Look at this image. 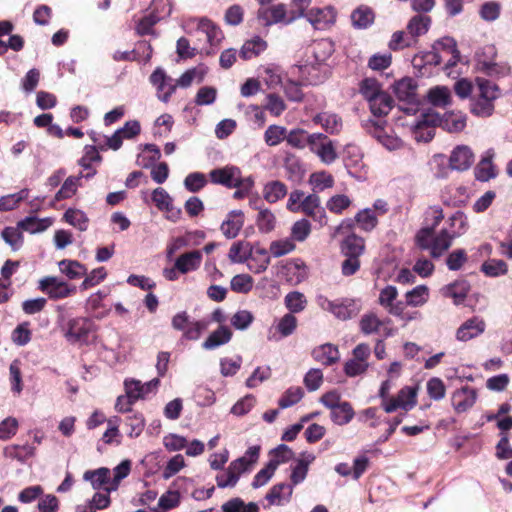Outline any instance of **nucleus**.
<instances>
[{
  "instance_id": "nucleus-44",
  "label": "nucleus",
  "mask_w": 512,
  "mask_h": 512,
  "mask_svg": "<svg viewBox=\"0 0 512 512\" xmlns=\"http://www.w3.org/2000/svg\"><path fill=\"white\" fill-rule=\"evenodd\" d=\"M307 303L305 295L299 291L289 292L284 298V304L291 314L302 312Z\"/></svg>"
},
{
  "instance_id": "nucleus-14",
  "label": "nucleus",
  "mask_w": 512,
  "mask_h": 512,
  "mask_svg": "<svg viewBox=\"0 0 512 512\" xmlns=\"http://www.w3.org/2000/svg\"><path fill=\"white\" fill-rule=\"evenodd\" d=\"M360 330L365 335L371 334H383L384 336H389L391 330L387 328L385 323L379 319V317L374 313H368L362 316L360 323Z\"/></svg>"
},
{
  "instance_id": "nucleus-22",
  "label": "nucleus",
  "mask_w": 512,
  "mask_h": 512,
  "mask_svg": "<svg viewBox=\"0 0 512 512\" xmlns=\"http://www.w3.org/2000/svg\"><path fill=\"white\" fill-rule=\"evenodd\" d=\"M201 261L202 253L198 250H194L180 255L175 261V266L180 273L186 274L197 270Z\"/></svg>"
},
{
  "instance_id": "nucleus-42",
  "label": "nucleus",
  "mask_w": 512,
  "mask_h": 512,
  "mask_svg": "<svg viewBox=\"0 0 512 512\" xmlns=\"http://www.w3.org/2000/svg\"><path fill=\"white\" fill-rule=\"evenodd\" d=\"M429 102L437 107H445L451 102V92L445 86L431 88L427 94Z\"/></svg>"
},
{
  "instance_id": "nucleus-16",
  "label": "nucleus",
  "mask_w": 512,
  "mask_h": 512,
  "mask_svg": "<svg viewBox=\"0 0 512 512\" xmlns=\"http://www.w3.org/2000/svg\"><path fill=\"white\" fill-rule=\"evenodd\" d=\"M244 224V213L241 210H232L221 224V232L228 239L235 238Z\"/></svg>"
},
{
  "instance_id": "nucleus-8",
  "label": "nucleus",
  "mask_w": 512,
  "mask_h": 512,
  "mask_svg": "<svg viewBox=\"0 0 512 512\" xmlns=\"http://www.w3.org/2000/svg\"><path fill=\"white\" fill-rule=\"evenodd\" d=\"M320 203V197L316 193L310 194L303 199L300 212L324 226L327 224V216Z\"/></svg>"
},
{
  "instance_id": "nucleus-2",
  "label": "nucleus",
  "mask_w": 512,
  "mask_h": 512,
  "mask_svg": "<svg viewBox=\"0 0 512 512\" xmlns=\"http://www.w3.org/2000/svg\"><path fill=\"white\" fill-rule=\"evenodd\" d=\"M455 233H449L447 229H442L438 234L432 231V228L420 229L416 236V245L422 250H429L433 258H439L452 245Z\"/></svg>"
},
{
  "instance_id": "nucleus-15",
  "label": "nucleus",
  "mask_w": 512,
  "mask_h": 512,
  "mask_svg": "<svg viewBox=\"0 0 512 512\" xmlns=\"http://www.w3.org/2000/svg\"><path fill=\"white\" fill-rule=\"evenodd\" d=\"M496 49L492 45L483 47L476 53L477 67L488 75H494L498 72L495 63Z\"/></svg>"
},
{
  "instance_id": "nucleus-50",
  "label": "nucleus",
  "mask_w": 512,
  "mask_h": 512,
  "mask_svg": "<svg viewBox=\"0 0 512 512\" xmlns=\"http://www.w3.org/2000/svg\"><path fill=\"white\" fill-rule=\"evenodd\" d=\"M428 295L427 286L419 285L406 293V304L412 307L422 306L427 302Z\"/></svg>"
},
{
  "instance_id": "nucleus-43",
  "label": "nucleus",
  "mask_w": 512,
  "mask_h": 512,
  "mask_svg": "<svg viewBox=\"0 0 512 512\" xmlns=\"http://www.w3.org/2000/svg\"><path fill=\"white\" fill-rule=\"evenodd\" d=\"M309 184L312 186L314 192H322L325 189L333 187L334 178L326 171L315 172L310 175Z\"/></svg>"
},
{
  "instance_id": "nucleus-4",
  "label": "nucleus",
  "mask_w": 512,
  "mask_h": 512,
  "mask_svg": "<svg viewBox=\"0 0 512 512\" xmlns=\"http://www.w3.org/2000/svg\"><path fill=\"white\" fill-rule=\"evenodd\" d=\"M309 149L325 164L329 165L337 159L334 142L322 133H313L310 135Z\"/></svg>"
},
{
  "instance_id": "nucleus-1",
  "label": "nucleus",
  "mask_w": 512,
  "mask_h": 512,
  "mask_svg": "<svg viewBox=\"0 0 512 512\" xmlns=\"http://www.w3.org/2000/svg\"><path fill=\"white\" fill-rule=\"evenodd\" d=\"M471 101V112L481 118L494 113V101L499 97L498 86L489 80L477 78Z\"/></svg>"
},
{
  "instance_id": "nucleus-41",
  "label": "nucleus",
  "mask_w": 512,
  "mask_h": 512,
  "mask_svg": "<svg viewBox=\"0 0 512 512\" xmlns=\"http://www.w3.org/2000/svg\"><path fill=\"white\" fill-rule=\"evenodd\" d=\"M221 509L223 512H259V506L257 503H245L239 497L228 500L221 506Z\"/></svg>"
},
{
  "instance_id": "nucleus-12",
  "label": "nucleus",
  "mask_w": 512,
  "mask_h": 512,
  "mask_svg": "<svg viewBox=\"0 0 512 512\" xmlns=\"http://www.w3.org/2000/svg\"><path fill=\"white\" fill-rule=\"evenodd\" d=\"M486 324L484 320L473 317L466 320L456 331V338L461 342H467L485 331Z\"/></svg>"
},
{
  "instance_id": "nucleus-25",
  "label": "nucleus",
  "mask_w": 512,
  "mask_h": 512,
  "mask_svg": "<svg viewBox=\"0 0 512 512\" xmlns=\"http://www.w3.org/2000/svg\"><path fill=\"white\" fill-rule=\"evenodd\" d=\"M254 247L247 241H237L230 247L228 258L232 263H244L249 261Z\"/></svg>"
},
{
  "instance_id": "nucleus-47",
  "label": "nucleus",
  "mask_w": 512,
  "mask_h": 512,
  "mask_svg": "<svg viewBox=\"0 0 512 512\" xmlns=\"http://www.w3.org/2000/svg\"><path fill=\"white\" fill-rule=\"evenodd\" d=\"M353 416V408L348 402H341L337 407L331 410V418L337 425L349 423Z\"/></svg>"
},
{
  "instance_id": "nucleus-60",
  "label": "nucleus",
  "mask_w": 512,
  "mask_h": 512,
  "mask_svg": "<svg viewBox=\"0 0 512 512\" xmlns=\"http://www.w3.org/2000/svg\"><path fill=\"white\" fill-rule=\"evenodd\" d=\"M28 197V190L22 189L21 191L2 196L0 198V211H10L18 206V204Z\"/></svg>"
},
{
  "instance_id": "nucleus-39",
  "label": "nucleus",
  "mask_w": 512,
  "mask_h": 512,
  "mask_svg": "<svg viewBox=\"0 0 512 512\" xmlns=\"http://www.w3.org/2000/svg\"><path fill=\"white\" fill-rule=\"evenodd\" d=\"M58 266L61 273L66 275L69 279H78L86 275L87 272L85 266L75 260H61Z\"/></svg>"
},
{
  "instance_id": "nucleus-9",
  "label": "nucleus",
  "mask_w": 512,
  "mask_h": 512,
  "mask_svg": "<svg viewBox=\"0 0 512 512\" xmlns=\"http://www.w3.org/2000/svg\"><path fill=\"white\" fill-rule=\"evenodd\" d=\"M476 399V390L469 386H464L452 393L451 403L457 413H463L473 407Z\"/></svg>"
},
{
  "instance_id": "nucleus-58",
  "label": "nucleus",
  "mask_w": 512,
  "mask_h": 512,
  "mask_svg": "<svg viewBox=\"0 0 512 512\" xmlns=\"http://www.w3.org/2000/svg\"><path fill=\"white\" fill-rule=\"evenodd\" d=\"M435 135V129L426 121H418L413 125L412 136L417 142H429Z\"/></svg>"
},
{
  "instance_id": "nucleus-53",
  "label": "nucleus",
  "mask_w": 512,
  "mask_h": 512,
  "mask_svg": "<svg viewBox=\"0 0 512 512\" xmlns=\"http://www.w3.org/2000/svg\"><path fill=\"white\" fill-rule=\"evenodd\" d=\"M433 47L447 58V55L454 57V62L460 60V53L457 49L456 41L451 37H444L438 40Z\"/></svg>"
},
{
  "instance_id": "nucleus-19",
  "label": "nucleus",
  "mask_w": 512,
  "mask_h": 512,
  "mask_svg": "<svg viewBox=\"0 0 512 512\" xmlns=\"http://www.w3.org/2000/svg\"><path fill=\"white\" fill-rule=\"evenodd\" d=\"M158 383H159L158 379H153L145 384H142L140 381L134 380V379L126 380L125 381L126 396H128L133 401H136L139 398L144 397L153 388L157 387Z\"/></svg>"
},
{
  "instance_id": "nucleus-7",
  "label": "nucleus",
  "mask_w": 512,
  "mask_h": 512,
  "mask_svg": "<svg viewBox=\"0 0 512 512\" xmlns=\"http://www.w3.org/2000/svg\"><path fill=\"white\" fill-rule=\"evenodd\" d=\"M209 177L212 183L223 185L227 188L236 187L243 178L240 169L236 166L213 169L210 171Z\"/></svg>"
},
{
  "instance_id": "nucleus-46",
  "label": "nucleus",
  "mask_w": 512,
  "mask_h": 512,
  "mask_svg": "<svg viewBox=\"0 0 512 512\" xmlns=\"http://www.w3.org/2000/svg\"><path fill=\"white\" fill-rule=\"evenodd\" d=\"M373 137H375L385 148L390 151L397 150L402 146V141L392 135L387 134L384 129L378 124L375 125L374 130L371 131Z\"/></svg>"
},
{
  "instance_id": "nucleus-49",
  "label": "nucleus",
  "mask_w": 512,
  "mask_h": 512,
  "mask_svg": "<svg viewBox=\"0 0 512 512\" xmlns=\"http://www.w3.org/2000/svg\"><path fill=\"white\" fill-rule=\"evenodd\" d=\"M431 19L428 16L416 15L412 17L407 25L409 34L415 38L428 31Z\"/></svg>"
},
{
  "instance_id": "nucleus-28",
  "label": "nucleus",
  "mask_w": 512,
  "mask_h": 512,
  "mask_svg": "<svg viewBox=\"0 0 512 512\" xmlns=\"http://www.w3.org/2000/svg\"><path fill=\"white\" fill-rule=\"evenodd\" d=\"M334 52L333 43L328 39H321L312 46L313 63L317 65H326V61Z\"/></svg>"
},
{
  "instance_id": "nucleus-20",
  "label": "nucleus",
  "mask_w": 512,
  "mask_h": 512,
  "mask_svg": "<svg viewBox=\"0 0 512 512\" xmlns=\"http://www.w3.org/2000/svg\"><path fill=\"white\" fill-rule=\"evenodd\" d=\"M231 339L232 331L230 328L225 325H220L202 343V348L205 350H214L224 344H227Z\"/></svg>"
},
{
  "instance_id": "nucleus-32",
  "label": "nucleus",
  "mask_w": 512,
  "mask_h": 512,
  "mask_svg": "<svg viewBox=\"0 0 512 512\" xmlns=\"http://www.w3.org/2000/svg\"><path fill=\"white\" fill-rule=\"evenodd\" d=\"M197 31L206 36L207 42L210 45H217L222 40L221 30L210 20L200 19L197 25Z\"/></svg>"
},
{
  "instance_id": "nucleus-29",
  "label": "nucleus",
  "mask_w": 512,
  "mask_h": 512,
  "mask_svg": "<svg viewBox=\"0 0 512 512\" xmlns=\"http://www.w3.org/2000/svg\"><path fill=\"white\" fill-rule=\"evenodd\" d=\"M359 311V307L355 300L344 298L336 301L332 314L340 320H348L355 316Z\"/></svg>"
},
{
  "instance_id": "nucleus-27",
  "label": "nucleus",
  "mask_w": 512,
  "mask_h": 512,
  "mask_svg": "<svg viewBox=\"0 0 512 512\" xmlns=\"http://www.w3.org/2000/svg\"><path fill=\"white\" fill-rule=\"evenodd\" d=\"M314 460L315 456L313 454H303L302 458L296 461V464L292 467L290 476L292 485H297L305 480L309 465Z\"/></svg>"
},
{
  "instance_id": "nucleus-34",
  "label": "nucleus",
  "mask_w": 512,
  "mask_h": 512,
  "mask_svg": "<svg viewBox=\"0 0 512 512\" xmlns=\"http://www.w3.org/2000/svg\"><path fill=\"white\" fill-rule=\"evenodd\" d=\"M313 356L316 361L325 365H331L338 361L339 351L332 344H324L314 349Z\"/></svg>"
},
{
  "instance_id": "nucleus-6",
  "label": "nucleus",
  "mask_w": 512,
  "mask_h": 512,
  "mask_svg": "<svg viewBox=\"0 0 512 512\" xmlns=\"http://www.w3.org/2000/svg\"><path fill=\"white\" fill-rule=\"evenodd\" d=\"M92 326V321L88 318L78 317L70 319L67 323L65 337L70 343H82L87 340Z\"/></svg>"
},
{
  "instance_id": "nucleus-3",
  "label": "nucleus",
  "mask_w": 512,
  "mask_h": 512,
  "mask_svg": "<svg viewBox=\"0 0 512 512\" xmlns=\"http://www.w3.org/2000/svg\"><path fill=\"white\" fill-rule=\"evenodd\" d=\"M259 447L252 446L248 448L245 455L232 461L227 470L216 476L217 486L219 488L234 487L242 473L249 470L259 456Z\"/></svg>"
},
{
  "instance_id": "nucleus-45",
  "label": "nucleus",
  "mask_w": 512,
  "mask_h": 512,
  "mask_svg": "<svg viewBox=\"0 0 512 512\" xmlns=\"http://www.w3.org/2000/svg\"><path fill=\"white\" fill-rule=\"evenodd\" d=\"M353 26L359 29H365L374 21V14L368 7L361 6L351 14Z\"/></svg>"
},
{
  "instance_id": "nucleus-64",
  "label": "nucleus",
  "mask_w": 512,
  "mask_h": 512,
  "mask_svg": "<svg viewBox=\"0 0 512 512\" xmlns=\"http://www.w3.org/2000/svg\"><path fill=\"white\" fill-rule=\"evenodd\" d=\"M476 178L480 181H488L496 176L491 156L483 158L476 167Z\"/></svg>"
},
{
  "instance_id": "nucleus-54",
  "label": "nucleus",
  "mask_w": 512,
  "mask_h": 512,
  "mask_svg": "<svg viewBox=\"0 0 512 512\" xmlns=\"http://www.w3.org/2000/svg\"><path fill=\"white\" fill-rule=\"evenodd\" d=\"M481 271L486 276L498 277L505 275L508 271V267L506 262L501 259H490L482 264Z\"/></svg>"
},
{
  "instance_id": "nucleus-5",
  "label": "nucleus",
  "mask_w": 512,
  "mask_h": 512,
  "mask_svg": "<svg viewBox=\"0 0 512 512\" xmlns=\"http://www.w3.org/2000/svg\"><path fill=\"white\" fill-rule=\"evenodd\" d=\"M39 287L42 291L47 293L51 299L66 298L76 291L75 286H70L55 276L42 278L39 282Z\"/></svg>"
},
{
  "instance_id": "nucleus-48",
  "label": "nucleus",
  "mask_w": 512,
  "mask_h": 512,
  "mask_svg": "<svg viewBox=\"0 0 512 512\" xmlns=\"http://www.w3.org/2000/svg\"><path fill=\"white\" fill-rule=\"evenodd\" d=\"M49 218L38 219L36 217H26L18 223V227L30 233H38L46 230L51 225Z\"/></svg>"
},
{
  "instance_id": "nucleus-35",
  "label": "nucleus",
  "mask_w": 512,
  "mask_h": 512,
  "mask_svg": "<svg viewBox=\"0 0 512 512\" xmlns=\"http://www.w3.org/2000/svg\"><path fill=\"white\" fill-rule=\"evenodd\" d=\"M83 478L89 481L94 489H100L103 485L108 484L110 481V470L102 467L96 470H88L84 473Z\"/></svg>"
},
{
  "instance_id": "nucleus-10",
  "label": "nucleus",
  "mask_w": 512,
  "mask_h": 512,
  "mask_svg": "<svg viewBox=\"0 0 512 512\" xmlns=\"http://www.w3.org/2000/svg\"><path fill=\"white\" fill-rule=\"evenodd\" d=\"M306 17L316 29H326L336 20V11L333 7L311 8Z\"/></svg>"
},
{
  "instance_id": "nucleus-30",
  "label": "nucleus",
  "mask_w": 512,
  "mask_h": 512,
  "mask_svg": "<svg viewBox=\"0 0 512 512\" xmlns=\"http://www.w3.org/2000/svg\"><path fill=\"white\" fill-rule=\"evenodd\" d=\"M287 186L279 181H269L264 185L263 197L269 203H276L287 195Z\"/></svg>"
},
{
  "instance_id": "nucleus-13",
  "label": "nucleus",
  "mask_w": 512,
  "mask_h": 512,
  "mask_svg": "<svg viewBox=\"0 0 512 512\" xmlns=\"http://www.w3.org/2000/svg\"><path fill=\"white\" fill-rule=\"evenodd\" d=\"M450 167L454 170H467L474 162V154L466 145L457 146L450 155Z\"/></svg>"
},
{
  "instance_id": "nucleus-31",
  "label": "nucleus",
  "mask_w": 512,
  "mask_h": 512,
  "mask_svg": "<svg viewBox=\"0 0 512 512\" xmlns=\"http://www.w3.org/2000/svg\"><path fill=\"white\" fill-rule=\"evenodd\" d=\"M418 386H405L398 392L395 397L400 409L409 411L417 404Z\"/></svg>"
},
{
  "instance_id": "nucleus-37",
  "label": "nucleus",
  "mask_w": 512,
  "mask_h": 512,
  "mask_svg": "<svg viewBox=\"0 0 512 512\" xmlns=\"http://www.w3.org/2000/svg\"><path fill=\"white\" fill-rule=\"evenodd\" d=\"M82 177V173H80L78 176L68 177L62 184L59 191L55 194V200L61 201L63 199H68L74 196L77 192L78 187L80 186V181Z\"/></svg>"
},
{
  "instance_id": "nucleus-18",
  "label": "nucleus",
  "mask_w": 512,
  "mask_h": 512,
  "mask_svg": "<svg viewBox=\"0 0 512 512\" xmlns=\"http://www.w3.org/2000/svg\"><path fill=\"white\" fill-rule=\"evenodd\" d=\"M152 201L155 206L168 213V219L176 221L180 216V210H175L172 204V198L163 188H156L152 192Z\"/></svg>"
},
{
  "instance_id": "nucleus-52",
  "label": "nucleus",
  "mask_w": 512,
  "mask_h": 512,
  "mask_svg": "<svg viewBox=\"0 0 512 512\" xmlns=\"http://www.w3.org/2000/svg\"><path fill=\"white\" fill-rule=\"evenodd\" d=\"M131 471V461L123 460L113 469V479L107 486V491L112 492L118 489V486L124 478H126Z\"/></svg>"
},
{
  "instance_id": "nucleus-55",
  "label": "nucleus",
  "mask_w": 512,
  "mask_h": 512,
  "mask_svg": "<svg viewBox=\"0 0 512 512\" xmlns=\"http://www.w3.org/2000/svg\"><path fill=\"white\" fill-rule=\"evenodd\" d=\"M342 250L347 256L359 257L364 251V240L354 234L350 235L344 240Z\"/></svg>"
},
{
  "instance_id": "nucleus-62",
  "label": "nucleus",
  "mask_w": 512,
  "mask_h": 512,
  "mask_svg": "<svg viewBox=\"0 0 512 512\" xmlns=\"http://www.w3.org/2000/svg\"><path fill=\"white\" fill-rule=\"evenodd\" d=\"M286 129L278 125H270L265 133L264 139L267 145L276 146L286 139Z\"/></svg>"
},
{
  "instance_id": "nucleus-38",
  "label": "nucleus",
  "mask_w": 512,
  "mask_h": 512,
  "mask_svg": "<svg viewBox=\"0 0 512 512\" xmlns=\"http://www.w3.org/2000/svg\"><path fill=\"white\" fill-rule=\"evenodd\" d=\"M443 128L451 133H457L462 131L466 127V116L465 114L458 112H450L444 115L442 121Z\"/></svg>"
},
{
  "instance_id": "nucleus-56",
  "label": "nucleus",
  "mask_w": 512,
  "mask_h": 512,
  "mask_svg": "<svg viewBox=\"0 0 512 512\" xmlns=\"http://www.w3.org/2000/svg\"><path fill=\"white\" fill-rule=\"evenodd\" d=\"M310 135L303 129H294L286 135V141L294 148L304 149L310 145Z\"/></svg>"
},
{
  "instance_id": "nucleus-24",
  "label": "nucleus",
  "mask_w": 512,
  "mask_h": 512,
  "mask_svg": "<svg viewBox=\"0 0 512 512\" xmlns=\"http://www.w3.org/2000/svg\"><path fill=\"white\" fill-rule=\"evenodd\" d=\"M313 122L315 124L321 125V127L330 134L338 133L342 128L341 118L329 112H322L313 117Z\"/></svg>"
},
{
  "instance_id": "nucleus-51",
  "label": "nucleus",
  "mask_w": 512,
  "mask_h": 512,
  "mask_svg": "<svg viewBox=\"0 0 512 512\" xmlns=\"http://www.w3.org/2000/svg\"><path fill=\"white\" fill-rule=\"evenodd\" d=\"M294 457V452L284 444L279 445L271 451V458L268 462L275 470L280 464L289 462Z\"/></svg>"
},
{
  "instance_id": "nucleus-11",
  "label": "nucleus",
  "mask_w": 512,
  "mask_h": 512,
  "mask_svg": "<svg viewBox=\"0 0 512 512\" xmlns=\"http://www.w3.org/2000/svg\"><path fill=\"white\" fill-rule=\"evenodd\" d=\"M150 81L156 86L158 98L163 102H167L176 89V85L172 83L171 78L167 77L165 72L160 68H157L151 74Z\"/></svg>"
},
{
  "instance_id": "nucleus-40",
  "label": "nucleus",
  "mask_w": 512,
  "mask_h": 512,
  "mask_svg": "<svg viewBox=\"0 0 512 512\" xmlns=\"http://www.w3.org/2000/svg\"><path fill=\"white\" fill-rule=\"evenodd\" d=\"M267 47L266 42L260 37H254L251 40L246 41L240 51V56L245 59H251L258 56Z\"/></svg>"
},
{
  "instance_id": "nucleus-36",
  "label": "nucleus",
  "mask_w": 512,
  "mask_h": 512,
  "mask_svg": "<svg viewBox=\"0 0 512 512\" xmlns=\"http://www.w3.org/2000/svg\"><path fill=\"white\" fill-rule=\"evenodd\" d=\"M393 100L386 92H381L371 102L370 110L375 116L387 115L392 108Z\"/></svg>"
},
{
  "instance_id": "nucleus-61",
  "label": "nucleus",
  "mask_w": 512,
  "mask_h": 512,
  "mask_svg": "<svg viewBox=\"0 0 512 512\" xmlns=\"http://www.w3.org/2000/svg\"><path fill=\"white\" fill-rule=\"evenodd\" d=\"M360 92L368 102H371L383 90L376 79L366 78L361 82Z\"/></svg>"
},
{
  "instance_id": "nucleus-21",
  "label": "nucleus",
  "mask_w": 512,
  "mask_h": 512,
  "mask_svg": "<svg viewBox=\"0 0 512 512\" xmlns=\"http://www.w3.org/2000/svg\"><path fill=\"white\" fill-rule=\"evenodd\" d=\"M417 85L412 78H403L394 85V92L400 101L415 103Z\"/></svg>"
},
{
  "instance_id": "nucleus-57",
  "label": "nucleus",
  "mask_w": 512,
  "mask_h": 512,
  "mask_svg": "<svg viewBox=\"0 0 512 512\" xmlns=\"http://www.w3.org/2000/svg\"><path fill=\"white\" fill-rule=\"evenodd\" d=\"M64 219L70 225L76 227L80 231H85L88 228V218L86 214L78 209H68L64 214Z\"/></svg>"
},
{
  "instance_id": "nucleus-63",
  "label": "nucleus",
  "mask_w": 512,
  "mask_h": 512,
  "mask_svg": "<svg viewBox=\"0 0 512 512\" xmlns=\"http://www.w3.org/2000/svg\"><path fill=\"white\" fill-rule=\"evenodd\" d=\"M311 233V224L307 219L296 221L291 227L292 240L303 242Z\"/></svg>"
},
{
  "instance_id": "nucleus-33",
  "label": "nucleus",
  "mask_w": 512,
  "mask_h": 512,
  "mask_svg": "<svg viewBox=\"0 0 512 512\" xmlns=\"http://www.w3.org/2000/svg\"><path fill=\"white\" fill-rule=\"evenodd\" d=\"M270 263V257L267 250L263 248H254L248 261V267L255 273H261L267 269Z\"/></svg>"
},
{
  "instance_id": "nucleus-23",
  "label": "nucleus",
  "mask_w": 512,
  "mask_h": 512,
  "mask_svg": "<svg viewBox=\"0 0 512 512\" xmlns=\"http://www.w3.org/2000/svg\"><path fill=\"white\" fill-rule=\"evenodd\" d=\"M293 493V486L286 484L274 485L270 491L266 494V500L269 505H283L289 502Z\"/></svg>"
},
{
  "instance_id": "nucleus-59",
  "label": "nucleus",
  "mask_w": 512,
  "mask_h": 512,
  "mask_svg": "<svg viewBox=\"0 0 512 512\" xmlns=\"http://www.w3.org/2000/svg\"><path fill=\"white\" fill-rule=\"evenodd\" d=\"M468 285L466 282H455L443 288L446 297L453 298L455 303L461 302L467 295Z\"/></svg>"
},
{
  "instance_id": "nucleus-26",
  "label": "nucleus",
  "mask_w": 512,
  "mask_h": 512,
  "mask_svg": "<svg viewBox=\"0 0 512 512\" xmlns=\"http://www.w3.org/2000/svg\"><path fill=\"white\" fill-rule=\"evenodd\" d=\"M286 9L282 4H278L269 8H262L258 11V18L263 21L264 25L269 26L281 21H285Z\"/></svg>"
},
{
  "instance_id": "nucleus-17",
  "label": "nucleus",
  "mask_w": 512,
  "mask_h": 512,
  "mask_svg": "<svg viewBox=\"0 0 512 512\" xmlns=\"http://www.w3.org/2000/svg\"><path fill=\"white\" fill-rule=\"evenodd\" d=\"M297 70L301 74L302 80L308 84H318L322 82L328 74L326 65H317L311 61L303 66L297 67Z\"/></svg>"
}]
</instances>
